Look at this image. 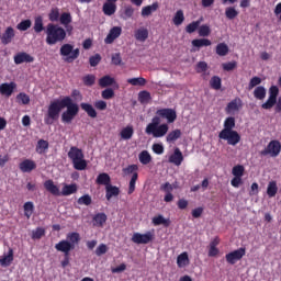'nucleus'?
Instances as JSON below:
<instances>
[{
  "label": "nucleus",
  "mask_w": 281,
  "mask_h": 281,
  "mask_svg": "<svg viewBox=\"0 0 281 281\" xmlns=\"http://www.w3.org/2000/svg\"><path fill=\"white\" fill-rule=\"evenodd\" d=\"M188 265H190V257H188V252H181L177 257V266L179 269H183V267H188Z\"/></svg>",
  "instance_id": "obj_28"
},
{
  "label": "nucleus",
  "mask_w": 281,
  "mask_h": 281,
  "mask_svg": "<svg viewBox=\"0 0 281 281\" xmlns=\"http://www.w3.org/2000/svg\"><path fill=\"white\" fill-rule=\"evenodd\" d=\"M134 37L139 42V43H146L148 40V29L146 27H139L134 32Z\"/></svg>",
  "instance_id": "obj_25"
},
{
  "label": "nucleus",
  "mask_w": 281,
  "mask_h": 281,
  "mask_svg": "<svg viewBox=\"0 0 281 281\" xmlns=\"http://www.w3.org/2000/svg\"><path fill=\"white\" fill-rule=\"evenodd\" d=\"M183 21H186V15L183 14V10H178L172 19L173 25L179 27V25H183Z\"/></svg>",
  "instance_id": "obj_39"
},
{
  "label": "nucleus",
  "mask_w": 281,
  "mask_h": 281,
  "mask_svg": "<svg viewBox=\"0 0 281 281\" xmlns=\"http://www.w3.org/2000/svg\"><path fill=\"white\" fill-rule=\"evenodd\" d=\"M15 89H16V83H14V81H11L10 83L5 82L0 85L1 95H7L8 98H10L12 93H14Z\"/></svg>",
  "instance_id": "obj_18"
},
{
  "label": "nucleus",
  "mask_w": 281,
  "mask_h": 281,
  "mask_svg": "<svg viewBox=\"0 0 281 281\" xmlns=\"http://www.w3.org/2000/svg\"><path fill=\"white\" fill-rule=\"evenodd\" d=\"M137 179H139V173H134L130 180L127 194H133V192H135V184L137 183Z\"/></svg>",
  "instance_id": "obj_56"
},
{
  "label": "nucleus",
  "mask_w": 281,
  "mask_h": 281,
  "mask_svg": "<svg viewBox=\"0 0 281 281\" xmlns=\"http://www.w3.org/2000/svg\"><path fill=\"white\" fill-rule=\"evenodd\" d=\"M138 159L143 164V166H148V164L153 161V156H150V153H148V150H143L139 153Z\"/></svg>",
  "instance_id": "obj_41"
},
{
  "label": "nucleus",
  "mask_w": 281,
  "mask_h": 281,
  "mask_svg": "<svg viewBox=\"0 0 281 281\" xmlns=\"http://www.w3.org/2000/svg\"><path fill=\"white\" fill-rule=\"evenodd\" d=\"M13 60L15 65H23V63H34V56L26 52H20L14 55Z\"/></svg>",
  "instance_id": "obj_15"
},
{
  "label": "nucleus",
  "mask_w": 281,
  "mask_h": 281,
  "mask_svg": "<svg viewBox=\"0 0 281 281\" xmlns=\"http://www.w3.org/2000/svg\"><path fill=\"white\" fill-rule=\"evenodd\" d=\"M169 164H173V166L183 164V153H181V149L175 148L173 154L169 156Z\"/></svg>",
  "instance_id": "obj_17"
},
{
  "label": "nucleus",
  "mask_w": 281,
  "mask_h": 281,
  "mask_svg": "<svg viewBox=\"0 0 281 281\" xmlns=\"http://www.w3.org/2000/svg\"><path fill=\"white\" fill-rule=\"evenodd\" d=\"M113 196H120V189L113 184L105 187V199L111 201Z\"/></svg>",
  "instance_id": "obj_26"
},
{
  "label": "nucleus",
  "mask_w": 281,
  "mask_h": 281,
  "mask_svg": "<svg viewBox=\"0 0 281 281\" xmlns=\"http://www.w3.org/2000/svg\"><path fill=\"white\" fill-rule=\"evenodd\" d=\"M281 153V143L278 139L270 140L267 147L260 151L261 157H278Z\"/></svg>",
  "instance_id": "obj_6"
},
{
  "label": "nucleus",
  "mask_w": 281,
  "mask_h": 281,
  "mask_svg": "<svg viewBox=\"0 0 281 281\" xmlns=\"http://www.w3.org/2000/svg\"><path fill=\"white\" fill-rule=\"evenodd\" d=\"M267 194H268L269 199H273V196H276V194H278V182L276 180H271L268 183Z\"/></svg>",
  "instance_id": "obj_36"
},
{
  "label": "nucleus",
  "mask_w": 281,
  "mask_h": 281,
  "mask_svg": "<svg viewBox=\"0 0 281 281\" xmlns=\"http://www.w3.org/2000/svg\"><path fill=\"white\" fill-rule=\"evenodd\" d=\"M233 177H239L243 178L245 175V167L243 165H236L232 169Z\"/></svg>",
  "instance_id": "obj_54"
},
{
  "label": "nucleus",
  "mask_w": 281,
  "mask_h": 281,
  "mask_svg": "<svg viewBox=\"0 0 281 281\" xmlns=\"http://www.w3.org/2000/svg\"><path fill=\"white\" fill-rule=\"evenodd\" d=\"M236 67H238V63L236 61H228V63L222 64V68L224 71H234Z\"/></svg>",
  "instance_id": "obj_64"
},
{
  "label": "nucleus",
  "mask_w": 281,
  "mask_h": 281,
  "mask_svg": "<svg viewBox=\"0 0 281 281\" xmlns=\"http://www.w3.org/2000/svg\"><path fill=\"white\" fill-rule=\"evenodd\" d=\"M254 98H256V100H265V98H267V89L262 86H258L254 90Z\"/></svg>",
  "instance_id": "obj_44"
},
{
  "label": "nucleus",
  "mask_w": 281,
  "mask_h": 281,
  "mask_svg": "<svg viewBox=\"0 0 281 281\" xmlns=\"http://www.w3.org/2000/svg\"><path fill=\"white\" fill-rule=\"evenodd\" d=\"M161 192H165L164 201L165 203H172L175 201V195L172 194V190L175 187L170 182H165L160 186Z\"/></svg>",
  "instance_id": "obj_13"
},
{
  "label": "nucleus",
  "mask_w": 281,
  "mask_h": 281,
  "mask_svg": "<svg viewBox=\"0 0 281 281\" xmlns=\"http://www.w3.org/2000/svg\"><path fill=\"white\" fill-rule=\"evenodd\" d=\"M195 71L196 74H203L202 77L205 80V77L207 76V74H205V71H207V63L199 61L195 66Z\"/></svg>",
  "instance_id": "obj_51"
},
{
  "label": "nucleus",
  "mask_w": 281,
  "mask_h": 281,
  "mask_svg": "<svg viewBox=\"0 0 281 281\" xmlns=\"http://www.w3.org/2000/svg\"><path fill=\"white\" fill-rule=\"evenodd\" d=\"M32 27V20H23L16 25V30L20 32H27Z\"/></svg>",
  "instance_id": "obj_53"
},
{
  "label": "nucleus",
  "mask_w": 281,
  "mask_h": 281,
  "mask_svg": "<svg viewBox=\"0 0 281 281\" xmlns=\"http://www.w3.org/2000/svg\"><path fill=\"white\" fill-rule=\"evenodd\" d=\"M246 252L247 251L245 248H238L234 251H231L225 256L226 262H228V265H236L238 260H243V257L245 256Z\"/></svg>",
  "instance_id": "obj_10"
},
{
  "label": "nucleus",
  "mask_w": 281,
  "mask_h": 281,
  "mask_svg": "<svg viewBox=\"0 0 281 281\" xmlns=\"http://www.w3.org/2000/svg\"><path fill=\"white\" fill-rule=\"evenodd\" d=\"M82 82L86 87H93L95 85V75H87L82 78Z\"/></svg>",
  "instance_id": "obj_59"
},
{
  "label": "nucleus",
  "mask_w": 281,
  "mask_h": 281,
  "mask_svg": "<svg viewBox=\"0 0 281 281\" xmlns=\"http://www.w3.org/2000/svg\"><path fill=\"white\" fill-rule=\"evenodd\" d=\"M198 33H199V36H203V37L210 36V34H212V29H210V25L203 24L199 26Z\"/></svg>",
  "instance_id": "obj_58"
},
{
  "label": "nucleus",
  "mask_w": 281,
  "mask_h": 281,
  "mask_svg": "<svg viewBox=\"0 0 281 281\" xmlns=\"http://www.w3.org/2000/svg\"><path fill=\"white\" fill-rule=\"evenodd\" d=\"M101 61H102V56L100 54H95L93 56H90L89 58L90 67H98L99 63Z\"/></svg>",
  "instance_id": "obj_61"
},
{
  "label": "nucleus",
  "mask_w": 281,
  "mask_h": 281,
  "mask_svg": "<svg viewBox=\"0 0 281 281\" xmlns=\"http://www.w3.org/2000/svg\"><path fill=\"white\" fill-rule=\"evenodd\" d=\"M150 100H151L150 92L143 90L138 93V102H140V104H148Z\"/></svg>",
  "instance_id": "obj_50"
},
{
  "label": "nucleus",
  "mask_w": 281,
  "mask_h": 281,
  "mask_svg": "<svg viewBox=\"0 0 281 281\" xmlns=\"http://www.w3.org/2000/svg\"><path fill=\"white\" fill-rule=\"evenodd\" d=\"M19 168L21 172H32V170H36V162L32 159H24L20 162Z\"/></svg>",
  "instance_id": "obj_20"
},
{
  "label": "nucleus",
  "mask_w": 281,
  "mask_h": 281,
  "mask_svg": "<svg viewBox=\"0 0 281 281\" xmlns=\"http://www.w3.org/2000/svg\"><path fill=\"white\" fill-rule=\"evenodd\" d=\"M80 108L82 109V111L87 113L89 117H92V119L98 117V112L95 111V108L91 105V103H81Z\"/></svg>",
  "instance_id": "obj_29"
},
{
  "label": "nucleus",
  "mask_w": 281,
  "mask_h": 281,
  "mask_svg": "<svg viewBox=\"0 0 281 281\" xmlns=\"http://www.w3.org/2000/svg\"><path fill=\"white\" fill-rule=\"evenodd\" d=\"M243 108V100L240 98H236L227 103L225 108V112L227 115H234V113H238L240 109Z\"/></svg>",
  "instance_id": "obj_12"
},
{
  "label": "nucleus",
  "mask_w": 281,
  "mask_h": 281,
  "mask_svg": "<svg viewBox=\"0 0 281 281\" xmlns=\"http://www.w3.org/2000/svg\"><path fill=\"white\" fill-rule=\"evenodd\" d=\"M151 223L156 227L159 225H164V227H170V220H166L164 215L154 216Z\"/></svg>",
  "instance_id": "obj_35"
},
{
  "label": "nucleus",
  "mask_w": 281,
  "mask_h": 281,
  "mask_svg": "<svg viewBox=\"0 0 281 281\" xmlns=\"http://www.w3.org/2000/svg\"><path fill=\"white\" fill-rule=\"evenodd\" d=\"M236 128V119L228 116L224 121V128L220 133H229Z\"/></svg>",
  "instance_id": "obj_24"
},
{
  "label": "nucleus",
  "mask_w": 281,
  "mask_h": 281,
  "mask_svg": "<svg viewBox=\"0 0 281 281\" xmlns=\"http://www.w3.org/2000/svg\"><path fill=\"white\" fill-rule=\"evenodd\" d=\"M48 19L52 23L58 21V19H60V10L58 8H53L48 13Z\"/></svg>",
  "instance_id": "obj_55"
},
{
  "label": "nucleus",
  "mask_w": 281,
  "mask_h": 281,
  "mask_svg": "<svg viewBox=\"0 0 281 281\" xmlns=\"http://www.w3.org/2000/svg\"><path fill=\"white\" fill-rule=\"evenodd\" d=\"M210 87H211V89H214L215 91H218L222 87L221 77L213 76L210 80Z\"/></svg>",
  "instance_id": "obj_52"
},
{
  "label": "nucleus",
  "mask_w": 281,
  "mask_h": 281,
  "mask_svg": "<svg viewBox=\"0 0 281 281\" xmlns=\"http://www.w3.org/2000/svg\"><path fill=\"white\" fill-rule=\"evenodd\" d=\"M156 115H158L162 120H167L168 124H172L177 120V111L170 108H162L157 110Z\"/></svg>",
  "instance_id": "obj_9"
},
{
  "label": "nucleus",
  "mask_w": 281,
  "mask_h": 281,
  "mask_svg": "<svg viewBox=\"0 0 281 281\" xmlns=\"http://www.w3.org/2000/svg\"><path fill=\"white\" fill-rule=\"evenodd\" d=\"M59 21L61 25H69V23H71V13L69 12L61 13V15L59 16Z\"/></svg>",
  "instance_id": "obj_62"
},
{
  "label": "nucleus",
  "mask_w": 281,
  "mask_h": 281,
  "mask_svg": "<svg viewBox=\"0 0 281 281\" xmlns=\"http://www.w3.org/2000/svg\"><path fill=\"white\" fill-rule=\"evenodd\" d=\"M78 192V184L71 183V184H64L60 195L61 196H71V194H76Z\"/></svg>",
  "instance_id": "obj_23"
},
{
  "label": "nucleus",
  "mask_w": 281,
  "mask_h": 281,
  "mask_svg": "<svg viewBox=\"0 0 281 281\" xmlns=\"http://www.w3.org/2000/svg\"><path fill=\"white\" fill-rule=\"evenodd\" d=\"M280 93V89L278 86H271L269 89V98L268 100L261 105V109L269 111L276 106V102H278V95Z\"/></svg>",
  "instance_id": "obj_7"
},
{
  "label": "nucleus",
  "mask_w": 281,
  "mask_h": 281,
  "mask_svg": "<svg viewBox=\"0 0 281 281\" xmlns=\"http://www.w3.org/2000/svg\"><path fill=\"white\" fill-rule=\"evenodd\" d=\"M134 133H135V130L133 128V125H127L120 132V135H121V138L128 140L133 138Z\"/></svg>",
  "instance_id": "obj_33"
},
{
  "label": "nucleus",
  "mask_w": 281,
  "mask_h": 281,
  "mask_svg": "<svg viewBox=\"0 0 281 281\" xmlns=\"http://www.w3.org/2000/svg\"><path fill=\"white\" fill-rule=\"evenodd\" d=\"M97 183L98 186H105V188L111 186V176L106 172L99 173L97 177Z\"/></svg>",
  "instance_id": "obj_32"
},
{
  "label": "nucleus",
  "mask_w": 281,
  "mask_h": 281,
  "mask_svg": "<svg viewBox=\"0 0 281 281\" xmlns=\"http://www.w3.org/2000/svg\"><path fill=\"white\" fill-rule=\"evenodd\" d=\"M157 10H159V3L154 2L153 4L144 7L142 9V16H150V14H153V12H157Z\"/></svg>",
  "instance_id": "obj_31"
},
{
  "label": "nucleus",
  "mask_w": 281,
  "mask_h": 281,
  "mask_svg": "<svg viewBox=\"0 0 281 281\" xmlns=\"http://www.w3.org/2000/svg\"><path fill=\"white\" fill-rule=\"evenodd\" d=\"M60 56H66V63H74L80 56V48H75L71 44H64L59 50Z\"/></svg>",
  "instance_id": "obj_5"
},
{
  "label": "nucleus",
  "mask_w": 281,
  "mask_h": 281,
  "mask_svg": "<svg viewBox=\"0 0 281 281\" xmlns=\"http://www.w3.org/2000/svg\"><path fill=\"white\" fill-rule=\"evenodd\" d=\"M68 159L71 160L75 170H87V160L85 159V153L77 146L70 147L68 151Z\"/></svg>",
  "instance_id": "obj_4"
},
{
  "label": "nucleus",
  "mask_w": 281,
  "mask_h": 281,
  "mask_svg": "<svg viewBox=\"0 0 281 281\" xmlns=\"http://www.w3.org/2000/svg\"><path fill=\"white\" fill-rule=\"evenodd\" d=\"M169 126L166 123L161 124V116L155 115L151 122L145 128L146 135H153L155 138L166 137L168 135Z\"/></svg>",
  "instance_id": "obj_2"
},
{
  "label": "nucleus",
  "mask_w": 281,
  "mask_h": 281,
  "mask_svg": "<svg viewBox=\"0 0 281 281\" xmlns=\"http://www.w3.org/2000/svg\"><path fill=\"white\" fill-rule=\"evenodd\" d=\"M67 240L70 245L74 246V249H76V246L80 243V234L78 233H69L67 235Z\"/></svg>",
  "instance_id": "obj_46"
},
{
  "label": "nucleus",
  "mask_w": 281,
  "mask_h": 281,
  "mask_svg": "<svg viewBox=\"0 0 281 281\" xmlns=\"http://www.w3.org/2000/svg\"><path fill=\"white\" fill-rule=\"evenodd\" d=\"M117 10V5L114 2H105L103 4V14L106 16H113Z\"/></svg>",
  "instance_id": "obj_30"
},
{
  "label": "nucleus",
  "mask_w": 281,
  "mask_h": 281,
  "mask_svg": "<svg viewBox=\"0 0 281 281\" xmlns=\"http://www.w3.org/2000/svg\"><path fill=\"white\" fill-rule=\"evenodd\" d=\"M146 78L137 77L127 79V83L132 85V87H146Z\"/></svg>",
  "instance_id": "obj_43"
},
{
  "label": "nucleus",
  "mask_w": 281,
  "mask_h": 281,
  "mask_svg": "<svg viewBox=\"0 0 281 281\" xmlns=\"http://www.w3.org/2000/svg\"><path fill=\"white\" fill-rule=\"evenodd\" d=\"M23 210L25 218H32V215L34 214V202H25L23 205Z\"/></svg>",
  "instance_id": "obj_42"
},
{
  "label": "nucleus",
  "mask_w": 281,
  "mask_h": 281,
  "mask_svg": "<svg viewBox=\"0 0 281 281\" xmlns=\"http://www.w3.org/2000/svg\"><path fill=\"white\" fill-rule=\"evenodd\" d=\"M153 238L154 236L150 232L145 234L134 233L132 236V241H134L136 245H148V243H151Z\"/></svg>",
  "instance_id": "obj_11"
},
{
  "label": "nucleus",
  "mask_w": 281,
  "mask_h": 281,
  "mask_svg": "<svg viewBox=\"0 0 281 281\" xmlns=\"http://www.w3.org/2000/svg\"><path fill=\"white\" fill-rule=\"evenodd\" d=\"M225 16L228 19V21H234V19L238 16V10H236L234 7H227L225 9Z\"/></svg>",
  "instance_id": "obj_49"
},
{
  "label": "nucleus",
  "mask_w": 281,
  "mask_h": 281,
  "mask_svg": "<svg viewBox=\"0 0 281 281\" xmlns=\"http://www.w3.org/2000/svg\"><path fill=\"white\" fill-rule=\"evenodd\" d=\"M216 54L217 56H227V54H229V46L225 43L217 44Z\"/></svg>",
  "instance_id": "obj_48"
},
{
  "label": "nucleus",
  "mask_w": 281,
  "mask_h": 281,
  "mask_svg": "<svg viewBox=\"0 0 281 281\" xmlns=\"http://www.w3.org/2000/svg\"><path fill=\"white\" fill-rule=\"evenodd\" d=\"M218 137L220 139H225L228 146H236L237 144H240V134L234 130L231 132L220 133Z\"/></svg>",
  "instance_id": "obj_8"
},
{
  "label": "nucleus",
  "mask_w": 281,
  "mask_h": 281,
  "mask_svg": "<svg viewBox=\"0 0 281 281\" xmlns=\"http://www.w3.org/2000/svg\"><path fill=\"white\" fill-rule=\"evenodd\" d=\"M99 85L104 89L106 87H113V85H116L115 78L106 75L99 79Z\"/></svg>",
  "instance_id": "obj_34"
},
{
  "label": "nucleus",
  "mask_w": 281,
  "mask_h": 281,
  "mask_svg": "<svg viewBox=\"0 0 281 281\" xmlns=\"http://www.w3.org/2000/svg\"><path fill=\"white\" fill-rule=\"evenodd\" d=\"M44 188L47 192L52 193L53 196H60V189L54 183V180H46Z\"/></svg>",
  "instance_id": "obj_21"
},
{
  "label": "nucleus",
  "mask_w": 281,
  "mask_h": 281,
  "mask_svg": "<svg viewBox=\"0 0 281 281\" xmlns=\"http://www.w3.org/2000/svg\"><path fill=\"white\" fill-rule=\"evenodd\" d=\"M181 137V130H173L166 136V142L168 144H175L177 139H180Z\"/></svg>",
  "instance_id": "obj_37"
},
{
  "label": "nucleus",
  "mask_w": 281,
  "mask_h": 281,
  "mask_svg": "<svg viewBox=\"0 0 281 281\" xmlns=\"http://www.w3.org/2000/svg\"><path fill=\"white\" fill-rule=\"evenodd\" d=\"M67 38V31L58 24L48 23L46 26V43L47 45H56L63 43Z\"/></svg>",
  "instance_id": "obj_3"
},
{
  "label": "nucleus",
  "mask_w": 281,
  "mask_h": 281,
  "mask_svg": "<svg viewBox=\"0 0 281 281\" xmlns=\"http://www.w3.org/2000/svg\"><path fill=\"white\" fill-rule=\"evenodd\" d=\"M45 235V228L43 227H37L35 231L32 232V238L34 240H41L43 236Z\"/></svg>",
  "instance_id": "obj_60"
},
{
  "label": "nucleus",
  "mask_w": 281,
  "mask_h": 281,
  "mask_svg": "<svg viewBox=\"0 0 281 281\" xmlns=\"http://www.w3.org/2000/svg\"><path fill=\"white\" fill-rule=\"evenodd\" d=\"M191 44L193 47H198V49H201V47H210V45H212V41L207 38H198L193 40Z\"/></svg>",
  "instance_id": "obj_38"
},
{
  "label": "nucleus",
  "mask_w": 281,
  "mask_h": 281,
  "mask_svg": "<svg viewBox=\"0 0 281 281\" xmlns=\"http://www.w3.org/2000/svg\"><path fill=\"white\" fill-rule=\"evenodd\" d=\"M77 203H78V205L89 206V205H91V203H93V200L91 199V195L85 194L77 200Z\"/></svg>",
  "instance_id": "obj_57"
},
{
  "label": "nucleus",
  "mask_w": 281,
  "mask_h": 281,
  "mask_svg": "<svg viewBox=\"0 0 281 281\" xmlns=\"http://www.w3.org/2000/svg\"><path fill=\"white\" fill-rule=\"evenodd\" d=\"M92 221L95 227H104V223L108 221L106 213H97Z\"/></svg>",
  "instance_id": "obj_27"
},
{
  "label": "nucleus",
  "mask_w": 281,
  "mask_h": 281,
  "mask_svg": "<svg viewBox=\"0 0 281 281\" xmlns=\"http://www.w3.org/2000/svg\"><path fill=\"white\" fill-rule=\"evenodd\" d=\"M55 249L57 251H61L64 256H69V251H74V244H70L69 240H60L58 244L55 245Z\"/></svg>",
  "instance_id": "obj_16"
},
{
  "label": "nucleus",
  "mask_w": 281,
  "mask_h": 281,
  "mask_svg": "<svg viewBox=\"0 0 281 281\" xmlns=\"http://www.w3.org/2000/svg\"><path fill=\"white\" fill-rule=\"evenodd\" d=\"M201 23H203V18H200L199 20L193 21L190 24H188L186 27V32L188 34H194V31L199 30V27L201 26Z\"/></svg>",
  "instance_id": "obj_40"
},
{
  "label": "nucleus",
  "mask_w": 281,
  "mask_h": 281,
  "mask_svg": "<svg viewBox=\"0 0 281 281\" xmlns=\"http://www.w3.org/2000/svg\"><path fill=\"white\" fill-rule=\"evenodd\" d=\"M14 262V250L12 248L9 249L7 255H3L2 258H0V265L2 267H10Z\"/></svg>",
  "instance_id": "obj_22"
},
{
  "label": "nucleus",
  "mask_w": 281,
  "mask_h": 281,
  "mask_svg": "<svg viewBox=\"0 0 281 281\" xmlns=\"http://www.w3.org/2000/svg\"><path fill=\"white\" fill-rule=\"evenodd\" d=\"M47 148H49V142H47L45 139H40L37 142L36 153H38L40 155H43V153H45L47 150Z\"/></svg>",
  "instance_id": "obj_47"
},
{
  "label": "nucleus",
  "mask_w": 281,
  "mask_h": 281,
  "mask_svg": "<svg viewBox=\"0 0 281 281\" xmlns=\"http://www.w3.org/2000/svg\"><path fill=\"white\" fill-rule=\"evenodd\" d=\"M14 36V29L12 26H8L2 36H0L2 45H10Z\"/></svg>",
  "instance_id": "obj_19"
},
{
  "label": "nucleus",
  "mask_w": 281,
  "mask_h": 281,
  "mask_svg": "<svg viewBox=\"0 0 281 281\" xmlns=\"http://www.w3.org/2000/svg\"><path fill=\"white\" fill-rule=\"evenodd\" d=\"M137 170H139L137 165H128L126 168H123L124 175H137Z\"/></svg>",
  "instance_id": "obj_63"
},
{
  "label": "nucleus",
  "mask_w": 281,
  "mask_h": 281,
  "mask_svg": "<svg viewBox=\"0 0 281 281\" xmlns=\"http://www.w3.org/2000/svg\"><path fill=\"white\" fill-rule=\"evenodd\" d=\"M33 30L36 34H41V32L45 30V26L43 25V16L38 15L35 18Z\"/></svg>",
  "instance_id": "obj_45"
},
{
  "label": "nucleus",
  "mask_w": 281,
  "mask_h": 281,
  "mask_svg": "<svg viewBox=\"0 0 281 281\" xmlns=\"http://www.w3.org/2000/svg\"><path fill=\"white\" fill-rule=\"evenodd\" d=\"M63 109H66V111L61 113L63 124H71V122H74L76 119V115L80 113L78 103H75L71 97H64L60 100L50 102L47 113L44 116V123L47 126H52V124H54V122L60 117V111H63Z\"/></svg>",
  "instance_id": "obj_1"
},
{
  "label": "nucleus",
  "mask_w": 281,
  "mask_h": 281,
  "mask_svg": "<svg viewBox=\"0 0 281 281\" xmlns=\"http://www.w3.org/2000/svg\"><path fill=\"white\" fill-rule=\"evenodd\" d=\"M120 36H122V26H114L110 30L104 43L106 45H111V43H114L116 38H120Z\"/></svg>",
  "instance_id": "obj_14"
}]
</instances>
